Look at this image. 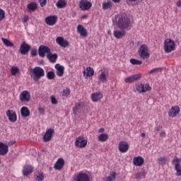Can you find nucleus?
Instances as JSON below:
<instances>
[{"instance_id":"obj_15","label":"nucleus","mask_w":181,"mask_h":181,"mask_svg":"<svg viewBox=\"0 0 181 181\" xmlns=\"http://www.w3.org/2000/svg\"><path fill=\"white\" fill-rule=\"evenodd\" d=\"M119 151L122 153H125L128 152V149H129V144H128V142L122 141L119 143Z\"/></svg>"},{"instance_id":"obj_51","label":"nucleus","mask_w":181,"mask_h":181,"mask_svg":"<svg viewBox=\"0 0 181 181\" xmlns=\"http://www.w3.org/2000/svg\"><path fill=\"white\" fill-rule=\"evenodd\" d=\"M47 1V0H40V6H42L43 8V6H45V5H46Z\"/></svg>"},{"instance_id":"obj_23","label":"nucleus","mask_w":181,"mask_h":181,"mask_svg":"<svg viewBox=\"0 0 181 181\" xmlns=\"http://www.w3.org/2000/svg\"><path fill=\"white\" fill-rule=\"evenodd\" d=\"M126 33L124 30H116L114 31L113 35L116 39H122Z\"/></svg>"},{"instance_id":"obj_44","label":"nucleus","mask_w":181,"mask_h":181,"mask_svg":"<svg viewBox=\"0 0 181 181\" xmlns=\"http://www.w3.org/2000/svg\"><path fill=\"white\" fill-rule=\"evenodd\" d=\"M160 70H162V68H155V69H151L148 73L150 74H153L156 73H158L159 71H160Z\"/></svg>"},{"instance_id":"obj_45","label":"nucleus","mask_w":181,"mask_h":181,"mask_svg":"<svg viewBox=\"0 0 181 181\" xmlns=\"http://www.w3.org/2000/svg\"><path fill=\"white\" fill-rule=\"evenodd\" d=\"M30 54L31 56H37V49L34 47L31 49V52H30Z\"/></svg>"},{"instance_id":"obj_2","label":"nucleus","mask_w":181,"mask_h":181,"mask_svg":"<svg viewBox=\"0 0 181 181\" xmlns=\"http://www.w3.org/2000/svg\"><path fill=\"white\" fill-rule=\"evenodd\" d=\"M30 74L34 81H39L42 77H45V69L40 66H35L30 69Z\"/></svg>"},{"instance_id":"obj_20","label":"nucleus","mask_w":181,"mask_h":181,"mask_svg":"<svg viewBox=\"0 0 181 181\" xmlns=\"http://www.w3.org/2000/svg\"><path fill=\"white\" fill-rule=\"evenodd\" d=\"M29 50H30V45L26 44L25 42H23L21 45L20 53H21L22 54H26L29 52Z\"/></svg>"},{"instance_id":"obj_26","label":"nucleus","mask_w":181,"mask_h":181,"mask_svg":"<svg viewBox=\"0 0 181 181\" xmlns=\"http://www.w3.org/2000/svg\"><path fill=\"white\" fill-rule=\"evenodd\" d=\"M77 31L79 33L80 35L82 36L83 37H86L87 36V30L84 26L81 25H78L77 27Z\"/></svg>"},{"instance_id":"obj_34","label":"nucleus","mask_w":181,"mask_h":181,"mask_svg":"<svg viewBox=\"0 0 181 181\" xmlns=\"http://www.w3.org/2000/svg\"><path fill=\"white\" fill-rule=\"evenodd\" d=\"M66 5L67 2L66 1V0H59L56 4V6L59 9L64 8Z\"/></svg>"},{"instance_id":"obj_9","label":"nucleus","mask_w":181,"mask_h":181,"mask_svg":"<svg viewBox=\"0 0 181 181\" xmlns=\"http://www.w3.org/2000/svg\"><path fill=\"white\" fill-rule=\"evenodd\" d=\"M87 139L83 136H78L75 141V146L77 148H86L87 146Z\"/></svg>"},{"instance_id":"obj_18","label":"nucleus","mask_w":181,"mask_h":181,"mask_svg":"<svg viewBox=\"0 0 181 181\" xmlns=\"http://www.w3.org/2000/svg\"><path fill=\"white\" fill-rule=\"evenodd\" d=\"M56 42L57 45L61 46V47H68L69 45V41H67V40H64L62 37H57Z\"/></svg>"},{"instance_id":"obj_54","label":"nucleus","mask_w":181,"mask_h":181,"mask_svg":"<svg viewBox=\"0 0 181 181\" xmlns=\"http://www.w3.org/2000/svg\"><path fill=\"white\" fill-rule=\"evenodd\" d=\"M15 144V141H10L8 143L7 146L8 148H9V146H11V145H13Z\"/></svg>"},{"instance_id":"obj_1","label":"nucleus","mask_w":181,"mask_h":181,"mask_svg":"<svg viewBox=\"0 0 181 181\" xmlns=\"http://www.w3.org/2000/svg\"><path fill=\"white\" fill-rule=\"evenodd\" d=\"M116 24L119 29H126L129 30L132 26L131 19L127 16L117 15L115 16Z\"/></svg>"},{"instance_id":"obj_14","label":"nucleus","mask_w":181,"mask_h":181,"mask_svg":"<svg viewBox=\"0 0 181 181\" xmlns=\"http://www.w3.org/2000/svg\"><path fill=\"white\" fill-rule=\"evenodd\" d=\"M151 86L148 83L145 85L144 83H141L136 86V90L140 93H146L147 91H151Z\"/></svg>"},{"instance_id":"obj_38","label":"nucleus","mask_w":181,"mask_h":181,"mask_svg":"<svg viewBox=\"0 0 181 181\" xmlns=\"http://www.w3.org/2000/svg\"><path fill=\"white\" fill-rule=\"evenodd\" d=\"M43 179H45V177L43 176V173L39 172L35 174V180H37V181H43Z\"/></svg>"},{"instance_id":"obj_24","label":"nucleus","mask_w":181,"mask_h":181,"mask_svg":"<svg viewBox=\"0 0 181 181\" xmlns=\"http://www.w3.org/2000/svg\"><path fill=\"white\" fill-rule=\"evenodd\" d=\"M55 69L57 70V76H58V77H63V75L64 74V66L57 64L55 65Z\"/></svg>"},{"instance_id":"obj_42","label":"nucleus","mask_w":181,"mask_h":181,"mask_svg":"<svg viewBox=\"0 0 181 181\" xmlns=\"http://www.w3.org/2000/svg\"><path fill=\"white\" fill-rule=\"evenodd\" d=\"M80 108H81V103L76 104L75 107L73 108V111H74V114H76V112H77V111H78V110H80Z\"/></svg>"},{"instance_id":"obj_39","label":"nucleus","mask_w":181,"mask_h":181,"mask_svg":"<svg viewBox=\"0 0 181 181\" xmlns=\"http://www.w3.org/2000/svg\"><path fill=\"white\" fill-rule=\"evenodd\" d=\"M11 76H16L19 73V68L18 66H13L11 69Z\"/></svg>"},{"instance_id":"obj_25","label":"nucleus","mask_w":181,"mask_h":181,"mask_svg":"<svg viewBox=\"0 0 181 181\" xmlns=\"http://www.w3.org/2000/svg\"><path fill=\"white\" fill-rule=\"evenodd\" d=\"M144 162H145V160L141 156L134 157L133 159V163L135 166H142L144 165Z\"/></svg>"},{"instance_id":"obj_22","label":"nucleus","mask_w":181,"mask_h":181,"mask_svg":"<svg viewBox=\"0 0 181 181\" xmlns=\"http://www.w3.org/2000/svg\"><path fill=\"white\" fill-rule=\"evenodd\" d=\"M9 151V148L8 147V145L0 142V155L1 156H4V155H6L8 152Z\"/></svg>"},{"instance_id":"obj_7","label":"nucleus","mask_w":181,"mask_h":181,"mask_svg":"<svg viewBox=\"0 0 181 181\" xmlns=\"http://www.w3.org/2000/svg\"><path fill=\"white\" fill-rule=\"evenodd\" d=\"M19 100L23 104H27L30 101V93L28 90H23L19 95Z\"/></svg>"},{"instance_id":"obj_58","label":"nucleus","mask_w":181,"mask_h":181,"mask_svg":"<svg viewBox=\"0 0 181 181\" xmlns=\"http://www.w3.org/2000/svg\"><path fill=\"white\" fill-rule=\"evenodd\" d=\"M113 2H119L121 0H112Z\"/></svg>"},{"instance_id":"obj_8","label":"nucleus","mask_w":181,"mask_h":181,"mask_svg":"<svg viewBox=\"0 0 181 181\" xmlns=\"http://www.w3.org/2000/svg\"><path fill=\"white\" fill-rule=\"evenodd\" d=\"M93 4L88 0H81L78 4V7L81 11H88L91 9Z\"/></svg>"},{"instance_id":"obj_56","label":"nucleus","mask_w":181,"mask_h":181,"mask_svg":"<svg viewBox=\"0 0 181 181\" xmlns=\"http://www.w3.org/2000/svg\"><path fill=\"white\" fill-rule=\"evenodd\" d=\"M127 1H129V2H136V1L138 0H127Z\"/></svg>"},{"instance_id":"obj_10","label":"nucleus","mask_w":181,"mask_h":181,"mask_svg":"<svg viewBox=\"0 0 181 181\" xmlns=\"http://www.w3.org/2000/svg\"><path fill=\"white\" fill-rule=\"evenodd\" d=\"M173 165L175 166L176 170V176H181V159L175 158L172 161Z\"/></svg>"},{"instance_id":"obj_19","label":"nucleus","mask_w":181,"mask_h":181,"mask_svg":"<svg viewBox=\"0 0 181 181\" xmlns=\"http://www.w3.org/2000/svg\"><path fill=\"white\" fill-rule=\"evenodd\" d=\"M140 78H141V74H134L133 76L125 78L124 83H134V81H136V80H139Z\"/></svg>"},{"instance_id":"obj_4","label":"nucleus","mask_w":181,"mask_h":181,"mask_svg":"<svg viewBox=\"0 0 181 181\" xmlns=\"http://www.w3.org/2000/svg\"><path fill=\"white\" fill-rule=\"evenodd\" d=\"M139 56H140V57L141 59H143V60H146V59H149L151 54H149V49H148V46H146V45H142L140 46L139 51Z\"/></svg>"},{"instance_id":"obj_47","label":"nucleus","mask_w":181,"mask_h":181,"mask_svg":"<svg viewBox=\"0 0 181 181\" xmlns=\"http://www.w3.org/2000/svg\"><path fill=\"white\" fill-rule=\"evenodd\" d=\"M5 18V11L0 8V21H2Z\"/></svg>"},{"instance_id":"obj_17","label":"nucleus","mask_w":181,"mask_h":181,"mask_svg":"<svg viewBox=\"0 0 181 181\" xmlns=\"http://www.w3.org/2000/svg\"><path fill=\"white\" fill-rule=\"evenodd\" d=\"M56 22H57V16H49L45 18V23L49 26L56 25Z\"/></svg>"},{"instance_id":"obj_40","label":"nucleus","mask_w":181,"mask_h":181,"mask_svg":"<svg viewBox=\"0 0 181 181\" xmlns=\"http://www.w3.org/2000/svg\"><path fill=\"white\" fill-rule=\"evenodd\" d=\"M167 159L166 157H161L158 158V165H166Z\"/></svg>"},{"instance_id":"obj_12","label":"nucleus","mask_w":181,"mask_h":181,"mask_svg":"<svg viewBox=\"0 0 181 181\" xmlns=\"http://www.w3.org/2000/svg\"><path fill=\"white\" fill-rule=\"evenodd\" d=\"M50 52V48L45 45H40L38 48V54L40 57H45L47 54H49Z\"/></svg>"},{"instance_id":"obj_35","label":"nucleus","mask_w":181,"mask_h":181,"mask_svg":"<svg viewBox=\"0 0 181 181\" xmlns=\"http://www.w3.org/2000/svg\"><path fill=\"white\" fill-rule=\"evenodd\" d=\"M102 6L104 11H107V9H111V8L112 7V2L107 1L103 3Z\"/></svg>"},{"instance_id":"obj_11","label":"nucleus","mask_w":181,"mask_h":181,"mask_svg":"<svg viewBox=\"0 0 181 181\" xmlns=\"http://www.w3.org/2000/svg\"><path fill=\"white\" fill-rule=\"evenodd\" d=\"M6 115L8 118V121L10 122H16L18 119V116L16 115V112L12 110H8L6 112Z\"/></svg>"},{"instance_id":"obj_33","label":"nucleus","mask_w":181,"mask_h":181,"mask_svg":"<svg viewBox=\"0 0 181 181\" xmlns=\"http://www.w3.org/2000/svg\"><path fill=\"white\" fill-rule=\"evenodd\" d=\"M98 139L100 142H107L108 141V134L102 133L98 136Z\"/></svg>"},{"instance_id":"obj_6","label":"nucleus","mask_w":181,"mask_h":181,"mask_svg":"<svg viewBox=\"0 0 181 181\" xmlns=\"http://www.w3.org/2000/svg\"><path fill=\"white\" fill-rule=\"evenodd\" d=\"M72 177L74 181H90L88 175L84 173L83 171L74 175Z\"/></svg>"},{"instance_id":"obj_13","label":"nucleus","mask_w":181,"mask_h":181,"mask_svg":"<svg viewBox=\"0 0 181 181\" xmlns=\"http://www.w3.org/2000/svg\"><path fill=\"white\" fill-rule=\"evenodd\" d=\"M180 112V107L179 106L175 105L172 107L168 111V117L170 118H175V117H177V115Z\"/></svg>"},{"instance_id":"obj_36","label":"nucleus","mask_w":181,"mask_h":181,"mask_svg":"<svg viewBox=\"0 0 181 181\" xmlns=\"http://www.w3.org/2000/svg\"><path fill=\"white\" fill-rule=\"evenodd\" d=\"M1 40L4 43V45H5V46H6L7 47H13V43H12L9 40H8L6 38H1Z\"/></svg>"},{"instance_id":"obj_50","label":"nucleus","mask_w":181,"mask_h":181,"mask_svg":"<svg viewBox=\"0 0 181 181\" xmlns=\"http://www.w3.org/2000/svg\"><path fill=\"white\" fill-rule=\"evenodd\" d=\"M51 101H52V104L56 105L57 104V99H56V98L54 96H51Z\"/></svg>"},{"instance_id":"obj_41","label":"nucleus","mask_w":181,"mask_h":181,"mask_svg":"<svg viewBox=\"0 0 181 181\" xmlns=\"http://www.w3.org/2000/svg\"><path fill=\"white\" fill-rule=\"evenodd\" d=\"M47 77L49 80H53V78H54V71H48L47 74Z\"/></svg>"},{"instance_id":"obj_31","label":"nucleus","mask_w":181,"mask_h":181,"mask_svg":"<svg viewBox=\"0 0 181 181\" xmlns=\"http://www.w3.org/2000/svg\"><path fill=\"white\" fill-rule=\"evenodd\" d=\"M27 8L28 9V12H35V11L37 9V5L35 2H31L28 4Z\"/></svg>"},{"instance_id":"obj_52","label":"nucleus","mask_w":181,"mask_h":181,"mask_svg":"<svg viewBox=\"0 0 181 181\" xmlns=\"http://www.w3.org/2000/svg\"><path fill=\"white\" fill-rule=\"evenodd\" d=\"M160 136L161 138H165L166 136V132H165V131L160 132Z\"/></svg>"},{"instance_id":"obj_57","label":"nucleus","mask_w":181,"mask_h":181,"mask_svg":"<svg viewBox=\"0 0 181 181\" xmlns=\"http://www.w3.org/2000/svg\"><path fill=\"white\" fill-rule=\"evenodd\" d=\"M141 136H142V138H145V133H141Z\"/></svg>"},{"instance_id":"obj_16","label":"nucleus","mask_w":181,"mask_h":181,"mask_svg":"<svg viewBox=\"0 0 181 181\" xmlns=\"http://www.w3.org/2000/svg\"><path fill=\"white\" fill-rule=\"evenodd\" d=\"M53 134H54V129H49L47 130L43 136L44 142H49V141H51Z\"/></svg>"},{"instance_id":"obj_37","label":"nucleus","mask_w":181,"mask_h":181,"mask_svg":"<svg viewBox=\"0 0 181 181\" xmlns=\"http://www.w3.org/2000/svg\"><path fill=\"white\" fill-rule=\"evenodd\" d=\"M70 88H66L65 89H63V90L61 92L62 97H69L70 95Z\"/></svg>"},{"instance_id":"obj_49","label":"nucleus","mask_w":181,"mask_h":181,"mask_svg":"<svg viewBox=\"0 0 181 181\" xmlns=\"http://www.w3.org/2000/svg\"><path fill=\"white\" fill-rule=\"evenodd\" d=\"M29 21V16H24V17L22 19L23 23H26V22Z\"/></svg>"},{"instance_id":"obj_29","label":"nucleus","mask_w":181,"mask_h":181,"mask_svg":"<svg viewBox=\"0 0 181 181\" xmlns=\"http://www.w3.org/2000/svg\"><path fill=\"white\" fill-rule=\"evenodd\" d=\"M86 77H93L94 76V69L91 67H87L85 71H83V76H86Z\"/></svg>"},{"instance_id":"obj_28","label":"nucleus","mask_w":181,"mask_h":181,"mask_svg":"<svg viewBox=\"0 0 181 181\" xmlns=\"http://www.w3.org/2000/svg\"><path fill=\"white\" fill-rule=\"evenodd\" d=\"M47 57L51 63H56V62H57V57H59V55H57V54H52L50 52L49 54H47Z\"/></svg>"},{"instance_id":"obj_30","label":"nucleus","mask_w":181,"mask_h":181,"mask_svg":"<svg viewBox=\"0 0 181 181\" xmlns=\"http://www.w3.org/2000/svg\"><path fill=\"white\" fill-rule=\"evenodd\" d=\"M33 172V168L30 165H27L24 167V169L23 170V173L24 176H28V175H30Z\"/></svg>"},{"instance_id":"obj_48","label":"nucleus","mask_w":181,"mask_h":181,"mask_svg":"<svg viewBox=\"0 0 181 181\" xmlns=\"http://www.w3.org/2000/svg\"><path fill=\"white\" fill-rule=\"evenodd\" d=\"M38 112H39L40 115H45V108L39 107Z\"/></svg>"},{"instance_id":"obj_32","label":"nucleus","mask_w":181,"mask_h":181,"mask_svg":"<svg viewBox=\"0 0 181 181\" xmlns=\"http://www.w3.org/2000/svg\"><path fill=\"white\" fill-rule=\"evenodd\" d=\"M21 114L22 117H29L30 115V111L27 107H23L21 109Z\"/></svg>"},{"instance_id":"obj_53","label":"nucleus","mask_w":181,"mask_h":181,"mask_svg":"<svg viewBox=\"0 0 181 181\" xmlns=\"http://www.w3.org/2000/svg\"><path fill=\"white\" fill-rule=\"evenodd\" d=\"M176 5L178 8H181V0L176 2Z\"/></svg>"},{"instance_id":"obj_61","label":"nucleus","mask_w":181,"mask_h":181,"mask_svg":"<svg viewBox=\"0 0 181 181\" xmlns=\"http://www.w3.org/2000/svg\"><path fill=\"white\" fill-rule=\"evenodd\" d=\"M0 163H1V158H0Z\"/></svg>"},{"instance_id":"obj_21","label":"nucleus","mask_w":181,"mask_h":181,"mask_svg":"<svg viewBox=\"0 0 181 181\" xmlns=\"http://www.w3.org/2000/svg\"><path fill=\"white\" fill-rule=\"evenodd\" d=\"M63 166H64V159L59 158L55 163L54 168L57 170H62V169H63Z\"/></svg>"},{"instance_id":"obj_3","label":"nucleus","mask_w":181,"mask_h":181,"mask_svg":"<svg viewBox=\"0 0 181 181\" xmlns=\"http://www.w3.org/2000/svg\"><path fill=\"white\" fill-rule=\"evenodd\" d=\"M176 47V43L173 40L169 38L166 39L164 42V50L165 53H172Z\"/></svg>"},{"instance_id":"obj_55","label":"nucleus","mask_w":181,"mask_h":181,"mask_svg":"<svg viewBox=\"0 0 181 181\" xmlns=\"http://www.w3.org/2000/svg\"><path fill=\"white\" fill-rule=\"evenodd\" d=\"M105 129H104V128H100L99 130H98V132L100 134H102V132H105Z\"/></svg>"},{"instance_id":"obj_5","label":"nucleus","mask_w":181,"mask_h":181,"mask_svg":"<svg viewBox=\"0 0 181 181\" xmlns=\"http://www.w3.org/2000/svg\"><path fill=\"white\" fill-rule=\"evenodd\" d=\"M110 74L107 68H103L98 72V79L100 83H107Z\"/></svg>"},{"instance_id":"obj_60","label":"nucleus","mask_w":181,"mask_h":181,"mask_svg":"<svg viewBox=\"0 0 181 181\" xmlns=\"http://www.w3.org/2000/svg\"><path fill=\"white\" fill-rule=\"evenodd\" d=\"M83 18H86V16H84Z\"/></svg>"},{"instance_id":"obj_43","label":"nucleus","mask_w":181,"mask_h":181,"mask_svg":"<svg viewBox=\"0 0 181 181\" xmlns=\"http://www.w3.org/2000/svg\"><path fill=\"white\" fill-rule=\"evenodd\" d=\"M130 63H132V64H142V62L135 59H130Z\"/></svg>"},{"instance_id":"obj_59","label":"nucleus","mask_w":181,"mask_h":181,"mask_svg":"<svg viewBox=\"0 0 181 181\" xmlns=\"http://www.w3.org/2000/svg\"><path fill=\"white\" fill-rule=\"evenodd\" d=\"M156 131H159V127H157V128H156Z\"/></svg>"},{"instance_id":"obj_46","label":"nucleus","mask_w":181,"mask_h":181,"mask_svg":"<svg viewBox=\"0 0 181 181\" xmlns=\"http://www.w3.org/2000/svg\"><path fill=\"white\" fill-rule=\"evenodd\" d=\"M142 177H144V173H138L137 174H136V179H137L138 180H141Z\"/></svg>"},{"instance_id":"obj_27","label":"nucleus","mask_w":181,"mask_h":181,"mask_svg":"<svg viewBox=\"0 0 181 181\" xmlns=\"http://www.w3.org/2000/svg\"><path fill=\"white\" fill-rule=\"evenodd\" d=\"M91 98H92V101H93V103H97L98 101H100V100H101V98H103V93H101L100 92L95 93H92Z\"/></svg>"}]
</instances>
